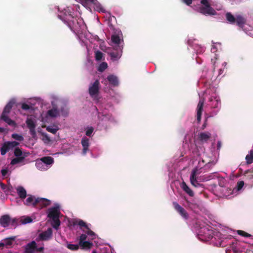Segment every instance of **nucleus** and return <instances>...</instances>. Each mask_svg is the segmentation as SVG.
Masks as SVG:
<instances>
[{
  "mask_svg": "<svg viewBox=\"0 0 253 253\" xmlns=\"http://www.w3.org/2000/svg\"><path fill=\"white\" fill-rule=\"evenodd\" d=\"M60 214L59 207L56 206L48 210V217L52 219L51 225L55 229L57 230L60 225L59 215Z\"/></svg>",
  "mask_w": 253,
  "mask_h": 253,
  "instance_id": "nucleus-1",
  "label": "nucleus"
},
{
  "mask_svg": "<svg viewBox=\"0 0 253 253\" xmlns=\"http://www.w3.org/2000/svg\"><path fill=\"white\" fill-rule=\"evenodd\" d=\"M15 103V101L14 99H12L4 107L1 116V119L10 126H14L15 124L14 121L11 120L8 116V113L10 112V110Z\"/></svg>",
  "mask_w": 253,
  "mask_h": 253,
  "instance_id": "nucleus-2",
  "label": "nucleus"
},
{
  "mask_svg": "<svg viewBox=\"0 0 253 253\" xmlns=\"http://www.w3.org/2000/svg\"><path fill=\"white\" fill-rule=\"evenodd\" d=\"M30 155V153L23 151L17 147V167L25 165L28 163L26 158Z\"/></svg>",
  "mask_w": 253,
  "mask_h": 253,
  "instance_id": "nucleus-3",
  "label": "nucleus"
},
{
  "mask_svg": "<svg viewBox=\"0 0 253 253\" xmlns=\"http://www.w3.org/2000/svg\"><path fill=\"white\" fill-rule=\"evenodd\" d=\"M10 150H13L14 155L16 156V141L4 142L0 149L1 155H4Z\"/></svg>",
  "mask_w": 253,
  "mask_h": 253,
  "instance_id": "nucleus-4",
  "label": "nucleus"
},
{
  "mask_svg": "<svg viewBox=\"0 0 253 253\" xmlns=\"http://www.w3.org/2000/svg\"><path fill=\"white\" fill-rule=\"evenodd\" d=\"M100 88V83L98 80L94 81L93 83L90 84L88 88V93L94 99H97Z\"/></svg>",
  "mask_w": 253,
  "mask_h": 253,
  "instance_id": "nucleus-5",
  "label": "nucleus"
},
{
  "mask_svg": "<svg viewBox=\"0 0 253 253\" xmlns=\"http://www.w3.org/2000/svg\"><path fill=\"white\" fill-rule=\"evenodd\" d=\"M63 21L66 24L72 31H78L80 28L79 22L76 18L73 16L70 18L63 19Z\"/></svg>",
  "mask_w": 253,
  "mask_h": 253,
  "instance_id": "nucleus-6",
  "label": "nucleus"
},
{
  "mask_svg": "<svg viewBox=\"0 0 253 253\" xmlns=\"http://www.w3.org/2000/svg\"><path fill=\"white\" fill-rule=\"evenodd\" d=\"M123 45H115L113 51L109 53V55L113 61L118 60L122 56Z\"/></svg>",
  "mask_w": 253,
  "mask_h": 253,
  "instance_id": "nucleus-7",
  "label": "nucleus"
},
{
  "mask_svg": "<svg viewBox=\"0 0 253 253\" xmlns=\"http://www.w3.org/2000/svg\"><path fill=\"white\" fill-rule=\"evenodd\" d=\"M172 205L174 210L184 220H187L188 219L189 214L183 207L176 202H173Z\"/></svg>",
  "mask_w": 253,
  "mask_h": 253,
  "instance_id": "nucleus-8",
  "label": "nucleus"
},
{
  "mask_svg": "<svg viewBox=\"0 0 253 253\" xmlns=\"http://www.w3.org/2000/svg\"><path fill=\"white\" fill-rule=\"evenodd\" d=\"M15 239V236H12L2 240L0 242V248L2 249L3 247L6 248H11Z\"/></svg>",
  "mask_w": 253,
  "mask_h": 253,
  "instance_id": "nucleus-9",
  "label": "nucleus"
},
{
  "mask_svg": "<svg viewBox=\"0 0 253 253\" xmlns=\"http://www.w3.org/2000/svg\"><path fill=\"white\" fill-rule=\"evenodd\" d=\"M26 123L27 127L30 130L31 135L33 137H35L36 135V123L34 120L31 118H28L26 120Z\"/></svg>",
  "mask_w": 253,
  "mask_h": 253,
  "instance_id": "nucleus-10",
  "label": "nucleus"
},
{
  "mask_svg": "<svg viewBox=\"0 0 253 253\" xmlns=\"http://www.w3.org/2000/svg\"><path fill=\"white\" fill-rule=\"evenodd\" d=\"M16 221L14 218L11 221L10 216L8 215H3L0 218V225L3 227H8L11 222H14Z\"/></svg>",
  "mask_w": 253,
  "mask_h": 253,
  "instance_id": "nucleus-11",
  "label": "nucleus"
},
{
  "mask_svg": "<svg viewBox=\"0 0 253 253\" xmlns=\"http://www.w3.org/2000/svg\"><path fill=\"white\" fill-rule=\"evenodd\" d=\"M205 100L204 98H200L197 107V120L200 123L201 120V116L203 110V106Z\"/></svg>",
  "mask_w": 253,
  "mask_h": 253,
  "instance_id": "nucleus-12",
  "label": "nucleus"
},
{
  "mask_svg": "<svg viewBox=\"0 0 253 253\" xmlns=\"http://www.w3.org/2000/svg\"><path fill=\"white\" fill-rule=\"evenodd\" d=\"M28 197L24 201V204L27 206H32V207L36 208L37 207V198L32 195L29 194L27 195Z\"/></svg>",
  "mask_w": 253,
  "mask_h": 253,
  "instance_id": "nucleus-13",
  "label": "nucleus"
},
{
  "mask_svg": "<svg viewBox=\"0 0 253 253\" xmlns=\"http://www.w3.org/2000/svg\"><path fill=\"white\" fill-rule=\"evenodd\" d=\"M199 11L204 15H215L217 13L216 11L211 6L200 7Z\"/></svg>",
  "mask_w": 253,
  "mask_h": 253,
  "instance_id": "nucleus-14",
  "label": "nucleus"
},
{
  "mask_svg": "<svg viewBox=\"0 0 253 253\" xmlns=\"http://www.w3.org/2000/svg\"><path fill=\"white\" fill-rule=\"evenodd\" d=\"M198 171V169L197 168H195L194 169H193L190 177L191 183L195 187H197L201 185L200 183H198L196 178V175L199 174Z\"/></svg>",
  "mask_w": 253,
  "mask_h": 253,
  "instance_id": "nucleus-15",
  "label": "nucleus"
},
{
  "mask_svg": "<svg viewBox=\"0 0 253 253\" xmlns=\"http://www.w3.org/2000/svg\"><path fill=\"white\" fill-rule=\"evenodd\" d=\"M37 206L39 205L41 208L46 207L51 204V201L46 198H37Z\"/></svg>",
  "mask_w": 253,
  "mask_h": 253,
  "instance_id": "nucleus-16",
  "label": "nucleus"
},
{
  "mask_svg": "<svg viewBox=\"0 0 253 253\" xmlns=\"http://www.w3.org/2000/svg\"><path fill=\"white\" fill-rule=\"evenodd\" d=\"M17 195L21 200L24 201L27 196V191L23 187L19 186L17 187Z\"/></svg>",
  "mask_w": 253,
  "mask_h": 253,
  "instance_id": "nucleus-17",
  "label": "nucleus"
},
{
  "mask_svg": "<svg viewBox=\"0 0 253 253\" xmlns=\"http://www.w3.org/2000/svg\"><path fill=\"white\" fill-rule=\"evenodd\" d=\"M52 234V230L49 228L44 232L39 235V237L42 240H47L51 237Z\"/></svg>",
  "mask_w": 253,
  "mask_h": 253,
  "instance_id": "nucleus-18",
  "label": "nucleus"
},
{
  "mask_svg": "<svg viewBox=\"0 0 253 253\" xmlns=\"http://www.w3.org/2000/svg\"><path fill=\"white\" fill-rule=\"evenodd\" d=\"M37 244L35 241L29 243L25 249L26 253H35L36 252Z\"/></svg>",
  "mask_w": 253,
  "mask_h": 253,
  "instance_id": "nucleus-19",
  "label": "nucleus"
},
{
  "mask_svg": "<svg viewBox=\"0 0 253 253\" xmlns=\"http://www.w3.org/2000/svg\"><path fill=\"white\" fill-rule=\"evenodd\" d=\"M63 12L64 13L65 17H63L61 15L58 16L59 18H60L62 21L63 19L70 18L73 16V12L70 7H67L66 8L64 9Z\"/></svg>",
  "mask_w": 253,
  "mask_h": 253,
  "instance_id": "nucleus-20",
  "label": "nucleus"
},
{
  "mask_svg": "<svg viewBox=\"0 0 253 253\" xmlns=\"http://www.w3.org/2000/svg\"><path fill=\"white\" fill-rule=\"evenodd\" d=\"M81 143L83 147V154L85 155L88 150V147L89 146V139L86 137H84L82 139Z\"/></svg>",
  "mask_w": 253,
  "mask_h": 253,
  "instance_id": "nucleus-21",
  "label": "nucleus"
},
{
  "mask_svg": "<svg viewBox=\"0 0 253 253\" xmlns=\"http://www.w3.org/2000/svg\"><path fill=\"white\" fill-rule=\"evenodd\" d=\"M109 83L113 86H117L119 84V81L117 77L114 75H109L107 78Z\"/></svg>",
  "mask_w": 253,
  "mask_h": 253,
  "instance_id": "nucleus-22",
  "label": "nucleus"
},
{
  "mask_svg": "<svg viewBox=\"0 0 253 253\" xmlns=\"http://www.w3.org/2000/svg\"><path fill=\"white\" fill-rule=\"evenodd\" d=\"M79 247H81V249L84 250H89L93 246L92 242L85 241L82 243H79Z\"/></svg>",
  "mask_w": 253,
  "mask_h": 253,
  "instance_id": "nucleus-23",
  "label": "nucleus"
},
{
  "mask_svg": "<svg viewBox=\"0 0 253 253\" xmlns=\"http://www.w3.org/2000/svg\"><path fill=\"white\" fill-rule=\"evenodd\" d=\"M43 163L47 166L48 165H50L54 163V159L52 157L50 156H46L42 157L40 159Z\"/></svg>",
  "mask_w": 253,
  "mask_h": 253,
  "instance_id": "nucleus-24",
  "label": "nucleus"
},
{
  "mask_svg": "<svg viewBox=\"0 0 253 253\" xmlns=\"http://www.w3.org/2000/svg\"><path fill=\"white\" fill-rule=\"evenodd\" d=\"M182 189L190 196H193L194 193L192 190L187 185L185 182H182L181 185Z\"/></svg>",
  "mask_w": 253,
  "mask_h": 253,
  "instance_id": "nucleus-25",
  "label": "nucleus"
},
{
  "mask_svg": "<svg viewBox=\"0 0 253 253\" xmlns=\"http://www.w3.org/2000/svg\"><path fill=\"white\" fill-rule=\"evenodd\" d=\"M211 136L210 132H201L199 134V138L200 141H207Z\"/></svg>",
  "mask_w": 253,
  "mask_h": 253,
  "instance_id": "nucleus-26",
  "label": "nucleus"
},
{
  "mask_svg": "<svg viewBox=\"0 0 253 253\" xmlns=\"http://www.w3.org/2000/svg\"><path fill=\"white\" fill-rule=\"evenodd\" d=\"M47 114L50 117L55 118L59 115V111L57 108L53 107L47 111Z\"/></svg>",
  "mask_w": 253,
  "mask_h": 253,
  "instance_id": "nucleus-27",
  "label": "nucleus"
},
{
  "mask_svg": "<svg viewBox=\"0 0 253 253\" xmlns=\"http://www.w3.org/2000/svg\"><path fill=\"white\" fill-rule=\"evenodd\" d=\"M235 23L239 27H243L246 23L245 19L241 15H238L236 17Z\"/></svg>",
  "mask_w": 253,
  "mask_h": 253,
  "instance_id": "nucleus-28",
  "label": "nucleus"
},
{
  "mask_svg": "<svg viewBox=\"0 0 253 253\" xmlns=\"http://www.w3.org/2000/svg\"><path fill=\"white\" fill-rule=\"evenodd\" d=\"M36 166L37 169L41 170L47 169L48 168V166H46L41 159L36 161Z\"/></svg>",
  "mask_w": 253,
  "mask_h": 253,
  "instance_id": "nucleus-29",
  "label": "nucleus"
},
{
  "mask_svg": "<svg viewBox=\"0 0 253 253\" xmlns=\"http://www.w3.org/2000/svg\"><path fill=\"white\" fill-rule=\"evenodd\" d=\"M204 235L206 240H210L212 238V231L211 230H209L207 228H204Z\"/></svg>",
  "mask_w": 253,
  "mask_h": 253,
  "instance_id": "nucleus-30",
  "label": "nucleus"
},
{
  "mask_svg": "<svg viewBox=\"0 0 253 253\" xmlns=\"http://www.w3.org/2000/svg\"><path fill=\"white\" fill-rule=\"evenodd\" d=\"M111 41L116 45H120L121 44V39L120 37L117 35H113L111 37Z\"/></svg>",
  "mask_w": 253,
  "mask_h": 253,
  "instance_id": "nucleus-31",
  "label": "nucleus"
},
{
  "mask_svg": "<svg viewBox=\"0 0 253 253\" xmlns=\"http://www.w3.org/2000/svg\"><path fill=\"white\" fill-rule=\"evenodd\" d=\"M246 160L247 164L253 163V150L249 151V154L246 156Z\"/></svg>",
  "mask_w": 253,
  "mask_h": 253,
  "instance_id": "nucleus-32",
  "label": "nucleus"
},
{
  "mask_svg": "<svg viewBox=\"0 0 253 253\" xmlns=\"http://www.w3.org/2000/svg\"><path fill=\"white\" fill-rule=\"evenodd\" d=\"M227 20L231 24L235 23L236 17H235L230 12H227L226 14Z\"/></svg>",
  "mask_w": 253,
  "mask_h": 253,
  "instance_id": "nucleus-33",
  "label": "nucleus"
},
{
  "mask_svg": "<svg viewBox=\"0 0 253 253\" xmlns=\"http://www.w3.org/2000/svg\"><path fill=\"white\" fill-rule=\"evenodd\" d=\"M32 221V219L29 216H22L19 220V222L22 224L29 223Z\"/></svg>",
  "mask_w": 253,
  "mask_h": 253,
  "instance_id": "nucleus-34",
  "label": "nucleus"
},
{
  "mask_svg": "<svg viewBox=\"0 0 253 253\" xmlns=\"http://www.w3.org/2000/svg\"><path fill=\"white\" fill-rule=\"evenodd\" d=\"M73 224L74 225H78L81 227V228L84 227L85 229H88V226L86 225V223L81 219L77 220L74 221Z\"/></svg>",
  "mask_w": 253,
  "mask_h": 253,
  "instance_id": "nucleus-35",
  "label": "nucleus"
},
{
  "mask_svg": "<svg viewBox=\"0 0 253 253\" xmlns=\"http://www.w3.org/2000/svg\"><path fill=\"white\" fill-rule=\"evenodd\" d=\"M244 176L248 179H253V169L246 170L244 173Z\"/></svg>",
  "mask_w": 253,
  "mask_h": 253,
  "instance_id": "nucleus-36",
  "label": "nucleus"
},
{
  "mask_svg": "<svg viewBox=\"0 0 253 253\" xmlns=\"http://www.w3.org/2000/svg\"><path fill=\"white\" fill-rule=\"evenodd\" d=\"M108 67L107 64L106 62L101 63L98 68V71L100 72H103Z\"/></svg>",
  "mask_w": 253,
  "mask_h": 253,
  "instance_id": "nucleus-37",
  "label": "nucleus"
},
{
  "mask_svg": "<svg viewBox=\"0 0 253 253\" xmlns=\"http://www.w3.org/2000/svg\"><path fill=\"white\" fill-rule=\"evenodd\" d=\"M68 249H70L72 251H77L79 249V244L75 245V244H68L67 246Z\"/></svg>",
  "mask_w": 253,
  "mask_h": 253,
  "instance_id": "nucleus-38",
  "label": "nucleus"
},
{
  "mask_svg": "<svg viewBox=\"0 0 253 253\" xmlns=\"http://www.w3.org/2000/svg\"><path fill=\"white\" fill-rule=\"evenodd\" d=\"M103 57V53L99 50L95 52V58L97 61H100Z\"/></svg>",
  "mask_w": 253,
  "mask_h": 253,
  "instance_id": "nucleus-39",
  "label": "nucleus"
},
{
  "mask_svg": "<svg viewBox=\"0 0 253 253\" xmlns=\"http://www.w3.org/2000/svg\"><path fill=\"white\" fill-rule=\"evenodd\" d=\"M46 130L49 132H51L53 134H55L58 130V129L56 127H54L51 126H48L46 127Z\"/></svg>",
  "mask_w": 253,
  "mask_h": 253,
  "instance_id": "nucleus-40",
  "label": "nucleus"
},
{
  "mask_svg": "<svg viewBox=\"0 0 253 253\" xmlns=\"http://www.w3.org/2000/svg\"><path fill=\"white\" fill-rule=\"evenodd\" d=\"M91 253H110L108 250L106 248L100 249L98 252L95 250L92 251Z\"/></svg>",
  "mask_w": 253,
  "mask_h": 253,
  "instance_id": "nucleus-41",
  "label": "nucleus"
},
{
  "mask_svg": "<svg viewBox=\"0 0 253 253\" xmlns=\"http://www.w3.org/2000/svg\"><path fill=\"white\" fill-rule=\"evenodd\" d=\"M237 233L239 235L245 237H250L252 236L251 234L243 230H238Z\"/></svg>",
  "mask_w": 253,
  "mask_h": 253,
  "instance_id": "nucleus-42",
  "label": "nucleus"
},
{
  "mask_svg": "<svg viewBox=\"0 0 253 253\" xmlns=\"http://www.w3.org/2000/svg\"><path fill=\"white\" fill-rule=\"evenodd\" d=\"M213 99L215 100V104H212L211 105H212V107H213V108H217L218 107V105L219 103L217 99H216V98L215 97H211L209 98V101L210 102H211L213 100Z\"/></svg>",
  "mask_w": 253,
  "mask_h": 253,
  "instance_id": "nucleus-43",
  "label": "nucleus"
},
{
  "mask_svg": "<svg viewBox=\"0 0 253 253\" xmlns=\"http://www.w3.org/2000/svg\"><path fill=\"white\" fill-rule=\"evenodd\" d=\"M87 235L86 234H82L80 237L79 243H82L86 241Z\"/></svg>",
  "mask_w": 253,
  "mask_h": 253,
  "instance_id": "nucleus-44",
  "label": "nucleus"
},
{
  "mask_svg": "<svg viewBox=\"0 0 253 253\" xmlns=\"http://www.w3.org/2000/svg\"><path fill=\"white\" fill-rule=\"evenodd\" d=\"M244 185V182L243 181H239L237 183V189L238 190H240Z\"/></svg>",
  "mask_w": 253,
  "mask_h": 253,
  "instance_id": "nucleus-45",
  "label": "nucleus"
},
{
  "mask_svg": "<svg viewBox=\"0 0 253 253\" xmlns=\"http://www.w3.org/2000/svg\"><path fill=\"white\" fill-rule=\"evenodd\" d=\"M86 229L87 231L85 232L86 234H87L86 235L91 236V237H92V238H93V237L95 236V233L92 231H91L88 227V229Z\"/></svg>",
  "mask_w": 253,
  "mask_h": 253,
  "instance_id": "nucleus-46",
  "label": "nucleus"
},
{
  "mask_svg": "<svg viewBox=\"0 0 253 253\" xmlns=\"http://www.w3.org/2000/svg\"><path fill=\"white\" fill-rule=\"evenodd\" d=\"M93 131V128L92 127H90L88 128L85 132L86 135L88 136H90L91 134L92 133Z\"/></svg>",
  "mask_w": 253,
  "mask_h": 253,
  "instance_id": "nucleus-47",
  "label": "nucleus"
},
{
  "mask_svg": "<svg viewBox=\"0 0 253 253\" xmlns=\"http://www.w3.org/2000/svg\"><path fill=\"white\" fill-rule=\"evenodd\" d=\"M201 3L204 5L203 7L211 6L209 0H201Z\"/></svg>",
  "mask_w": 253,
  "mask_h": 253,
  "instance_id": "nucleus-48",
  "label": "nucleus"
},
{
  "mask_svg": "<svg viewBox=\"0 0 253 253\" xmlns=\"http://www.w3.org/2000/svg\"><path fill=\"white\" fill-rule=\"evenodd\" d=\"M30 108V106L25 103H23L21 104V108L24 110H28Z\"/></svg>",
  "mask_w": 253,
  "mask_h": 253,
  "instance_id": "nucleus-49",
  "label": "nucleus"
},
{
  "mask_svg": "<svg viewBox=\"0 0 253 253\" xmlns=\"http://www.w3.org/2000/svg\"><path fill=\"white\" fill-rule=\"evenodd\" d=\"M61 112V115L65 117L67 116L68 115V111L65 110L64 108H61L59 112Z\"/></svg>",
  "mask_w": 253,
  "mask_h": 253,
  "instance_id": "nucleus-50",
  "label": "nucleus"
},
{
  "mask_svg": "<svg viewBox=\"0 0 253 253\" xmlns=\"http://www.w3.org/2000/svg\"><path fill=\"white\" fill-rule=\"evenodd\" d=\"M217 59V55L215 54L214 57L213 59H211V62L212 63L213 65V70L214 71L215 70V60Z\"/></svg>",
  "mask_w": 253,
  "mask_h": 253,
  "instance_id": "nucleus-51",
  "label": "nucleus"
},
{
  "mask_svg": "<svg viewBox=\"0 0 253 253\" xmlns=\"http://www.w3.org/2000/svg\"><path fill=\"white\" fill-rule=\"evenodd\" d=\"M1 172L3 176H5L8 172V170L6 169H2Z\"/></svg>",
  "mask_w": 253,
  "mask_h": 253,
  "instance_id": "nucleus-52",
  "label": "nucleus"
},
{
  "mask_svg": "<svg viewBox=\"0 0 253 253\" xmlns=\"http://www.w3.org/2000/svg\"><path fill=\"white\" fill-rule=\"evenodd\" d=\"M90 2L92 3L95 5H99L100 6V4L99 3L97 0H88Z\"/></svg>",
  "mask_w": 253,
  "mask_h": 253,
  "instance_id": "nucleus-53",
  "label": "nucleus"
},
{
  "mask_svg": "<svg viewBox=\"0 0 253 253\" xmlns=\"http://www.w3.org/2000/svg\"><path fill=\"white\" fill-rule=\"evenodd\" d=\"M211 51L212 53H215L217 51V48L214 45H212L211 48Z\"/></svg>",
  "mask_w": 253,
  "mask_h": 253,
  "instance_id": "nucleus-54",
  "label": "nucleus"
},
{
  "mask_svg": "<svg viewBox=\"0 0 253 253\" xmlns=\"http://www.w3.org/2000/svg\"><path fill=\"white\" fill-rule=\"evenodd\" d=\"M183 1L188 5H190L192 2V0H183Z\"/></svg>",
  "mask_w": 253,
  "mask_h": 253,
  "instance_id": "nucleus-55",
  "label": "nucleus"
},
{
  "mask_svg": "<svg viewBox=\"0 0 253 253\" xmlns=\"http://www.w3.org/2000/svg\"><path fill=\"white\" fill-rule=\"evenodd\" d=\"M44 248L43 247H41L40 248H38L37 247L36 252H42Z\"/></svg>",
  "mask_w": 253,
  "mask_h": 253,
  "instance_id": "nucleus-56",
  "label": "nucleus"
},
{
  "mask_svg": "<svg viewBox=\"0 0 253 253\" xmlns=\"http://www.w3.org/2000/svg\"><path fill=\"white\" fill-rule=\"evenodd\" d=\"M22 136L17 134V140L21 141L22 140Z\"/></svg>",
  "mask_w": 253,
  "mask_h": 253,
  "instance_id": "nucleus-57",
  "label": "nucleus"
},
{
  "mask_svg": "<svg viewBox=\"0 0 253 253\" xmlns=\"http://www.w3.org/2000/svg\"><path fill=\"white\" fill-rule=\"evenodd\" d=\"M11 164L12 165H15L16 164V157L13 158L12 160H11Z\"/></svg>",
  "mask_w": 253,
  "mask_h": 253,
  "instance_id": "nucleus-58",
  "label": "nucleus"
},
{
  "mask_svg": "<svg viewBox=\"0 0 253 253\" xmlns=\"http://www.w3.org/2000/svg\"><path fill=\"white\" fill-rule=\"evenodd\" d=\"M223 70L222 69H219V71H218V72H219V75H221V74H222V73H223Z\"/></svg>",
  "mask_w": 253,
  "mask_h": 253,
  "instance_id": "nucleus-59",
  "label": "nucleus"
},
{
  "mask_svg": "<svg viewBox=\"0 0 253 253\" xmlns=\"http://www.w3.org/2000/svg\"><path fill=\"white\" fill-rule=\"evenodd\" d=\"M12 137L14 139H16V133H14L12 134Z\"/></svg>",
  "mask_w": 253,
  "mask_h": 253,
  "instance_id": "nucleus-60",
  "label": "nucleus"
},
{
  "mask_svg": "<svg viewBox=\"0 0 253 253\" xmlns=\"http://www.w3.org/2000/svg\"><path fill=\"white\" fill-rule=\"evenodd\" d=\"M0 185H1V187L2 188H4V184L3 183H1V182H0Z\"/></svg>",
  "mask_w": 253,
  "mask_h": 253,
  "instance_id": "nucleus-61",
  "label": "nucleus"
},
{
  "mask_svg": "<svg viewBox=\"0 0 253 253\" xmlns=\"http://www.w3.org/2000/svg\"><path fill=\"white\" fill-rule=\"evenodd\" d=\"M206 123H204L203 125H202V129H204L205 127H206Z\"/></svg>",
  "mask_w": 253,
  "mask_h": 253,
  "instance_id": "nucleus-62",
  "label": "nucleus"
},
{
  "mask_svg": "<svg viewBox=\"0 0 253 253\" xmlns=\"http://www.w3.org/2000/svg\"><path fill=\"white\" fill-rule=\"evenodd\" d=\"M3 130L4 129L2 127H0V132H3Z\"/></svg>",
  "mask_w": 253,
  "mask_h": 253,
  "instance_id": "nucleus-63",
  "label": "nucleus"
},
{
  "mask_svg": "<svg viewBox=\"0 0 253 253\" xmlns=\"http://www.w3.org/2000/svg\"><path fill=\"white\" fill-rule=\"evenodd\" d=\"M99 10H100V11H101V12H103L104 9H103V8H102V7H101V8H100Z\"/></svg>",
  "mask_w": 253,
  "mask_h": 253,
  "instance_id": "nucleus-64",
  "label": "nucleus"
}]
</instances>
